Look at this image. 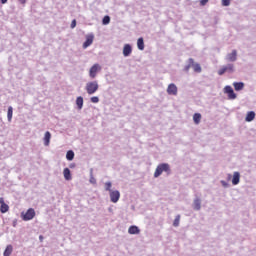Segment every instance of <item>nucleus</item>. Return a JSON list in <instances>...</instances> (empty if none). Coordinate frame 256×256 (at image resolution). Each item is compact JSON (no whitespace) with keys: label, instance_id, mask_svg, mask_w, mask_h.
<instances>
[{"label":"nucleus","instance_id":"13","mask_svg":"<svg viewBox=\"0 0 256 256\" xmlns=\"http://www.w3.org/2000/svg\"><path fill=\"white\" fill-rule=\"evenodd\" d=\"M140 232H141V230H139V227H137V226H130L128 229V233L130 235H139Z\"/></svg>","mask_w":256,"mask_h":256},{"label":"nucleus","instance_id":"20","mask_svg":"<svg viewBox=\"0 0 256 256\" xmlns=\"http://www.w3.org/2000/svg\"><path fill=\"white\" fill-rule=\"evenodd\" d=\"M137 47L140 51H143V49H145V42H144L143 38H139L137 40Z\"/></svg>","mask_w":256,"mask_h":256},{"label":"nucleus","instance_id":"36","mask_svg":"<svg viewBox=\"0 0 256 256\" xmlns=\"http://www.w3.org/2000/svg\"><path fill=\"white\" fill-rule=\"evenodd\" d=\"M2 5H5L7 3V0H1Z\"/></svg>","mask_w":256,"mask_h":256},{"label":"nucleus","instance_id":"22","mask_svg":"<svg viewBox=\"0 0 256 256\" xmlns=\"http://www.w3.org/2000/svg\"><path fill=\"white\" fill-rule=\"evenodd\" d=\"M66 159L68 161H73V159H75V152H73V150H69L66 154Z\"/></svg>","mask_w":256,"mask_h":256},{"label":"nucleus","instance_id":"21","mask_svg":"<svg viewBox=\"0 0 256 256\" xmlns=\"http://www.w3.org/2000/svg\"><path fill=\"white\" fill-rule=\"evenodd\" d=\"M193 121H194L195 125H199L201 123V114L195 113L193 115Z\"/></svg>","mask_w":256,"mask_h":256},{"label":"nucleus","instance_id":"26","mask_svg":"<svg viewBox=\"0 0 256 256\" xmlns=\"http://www.w3.org/2000/svg\"><path fill=\"white\" fill-rule=\"evenodd\" d=\"M194 209H195V211H199V209H201V200L196 199L194 201Z\"/></svg>","mask_w":256,"mask_h":256},{"label":"nucleus","instance_id":"9","mask_svg":"<svg viewBox=\"0 0 256 256\" xmlns=\"http://www.w3.org/2000/svg\"><path fill=\"white\" fill-rule=\"evenodd\" d=\"M95 39V36L93 34L86 36V41L83 43V49H87V47H90V45H93V41Z\"/></svg>","mask_w":256,"mask_h":256},{"label":"nucleus","instance_id":"37","mask_svg":"<svg viewBox=\"0 0 256 256\" xmlns=\"http://www.w3.org/2000/svg\"><path fill=\"white\" fill-rule=\"evenodd\" d=\"M39 240H40L41 242H43V236H42V235L39 236Z\"/></svg>","mask_w":256,"mask_h":256},{"label":"nucleus","instance_id":"4","mask_svg":"<svg viewBox=\"0 0 256 256\" xmlns=\"http://www.w3.org/2000/svg\"><path fill=\"white\" fill-rule=\"evenodd\" d=\"M234 71V66L233 64H227L226 66H222L219 70H218V75H225V73H233Z\"/></svg>","mask_w":256,"mask_h":256},{"label":"nucleus","instance_id":"5","mask_svg":"<svg viewBox=\"0 0 256 256\" xmlns=\"http://www.w3.org/2000/svg\"><path fill=\"white\" fill-rule=\"evenodd\" d=\"M110 201L112 203H117L121 198V193L118 190H110Z\"/></svg>","mask_w":256,"mask_h":256},{"label":"nucleus","instance_id":"8","mask_svg":"<svg viewBox=\"0 0 256 256\" xmlns=\"http://www.w3.org/2000/svg\"><path fill=\"white\" fill-rule=\"evenodd\" d=\"M188 63H190V65H192V68L195 73H201V71H202L201 65L199 63H195V60H193V58L188 59Z\"/></svg>","mask_w":256,"mask_h":256},{"label":"nucleus","instance_id":"7","mask_svg":"<svg viewBox=\"0 0 256 256\" xmlns=\"http://www.w3.org/2000/svg\"><path fill=\"white\" fill-rule=\"evenodd\" d=\"M224 93L228 95V99H237V94H235V91H233V88L231 86H225Z\"/></svg>","mask_w":256,"mask_h":256},{"label":"nucleus","instance_id":"3","mask_svg":"<svg viewBox=\"0 0 256 256\" xmlns=\"http://www.w3.org/2000/svg\"><path fill=\"white\" fill-rule=\"evenodd\" d=\"M21 217L23 221H31L35 218V209L30 208L26 212H22Z\"/></svg>","mask_w":256,"mask_h":256},{"label":"nucleus","instance_id":"24","mask_svg":"<svg viewBox=\"0 0 256 256\" xmlns=\"http://www.w3.org/2000/svg\"><path fill=\"white\" fill-rule=\"evenodd\" d=\"M76 105L78 109H83V97L79 96L76 99Z\"/></svg>","mask_w":256,"mask_h":256},{"label":"nucleus","instance_id":"17","mask_svg":"<svg viewBox=\"0 0 256 256\" xmlns=\"http://www.w3.org/2000/svg\"><path fill=\"white\" fill-rule=\"evenodd\" d=\"M233 86L235 91H242L243 87H245V84L243 82H234Z\"/></svg>","mask_w":256,"mask_h":256},{"label":"nucleus","instance_id":"19","mask_svg":"<svg viewBox=\"0 0 256 256\" xmlns=\"http://www.w3.org/2000/svg\"><path fill=\"white\" fill-rule=\"evenodd\" d=\"M63 175L66 181H71V170H69V168L64 169Z\"/></svg>","mask_w":256,"mask_h":256},{"label":"nucleus","instance_id":"2","mask_svg":"<svg viewBox=\"0 0 256 256\" xmlns=\"http://www.w3.org/2000/svg\"><path fill=\"white\" fill-rule=\"evenodd\" d=\"M85 89L88 95H93L99 91V83L97 81L88 82Z\"/></svg>","mask_w":256,"mask_h":256},{"label":"nucleus","instance_id":"31","mask_svg":"<svg viewBox=\"0 0 256 256\" xmlns=\"http://www.w3.org/2000/svg\"><path fill=\"white\" fill-rule=\"evenodd\" d=\"M90 101H91V103H98L99 102V97L93 96V97L90 98Z\"/></svg>","mask_w":256,"mask_h":256},{"label":"nucleus","instance_id":"10","mask_svg":"<svg viewBox=\"0 0 256 256\" xmlns=\"http://www.w3.org/2000/svg\"><path fill=\"white\" fill-rule=\"evenodd\" d=\"M167 93L168 95H177L178 93L177 85H175L174 83L169 84L167 88Z\"/></svg>","mask_w":256,"mask_h":256},{"label":"nucleus","instance_id":"29","mask_svg":"<svg viewBox=\"0 0 256 256\" xmlns=\"http://www.w3.org/2000/svg\"><path fill=\"white\" fill-rule=\"evenodd\" d=\"M111 186H112L111 182H106L105 183V190L109 191V193H111V191H112Z\"/></svg>","mask_w":256,"mask_h":256},{"label":"nucleus","instance_id":"32","mask_svg":"<svg viewBox=\"0 0 256 256\" xmlns=\"http://www.w3.org/2000/svg\"><path fill=\"white\" fill-rule=\"evenodd\" d=\"M209 3V0H200L201 7H205Z\"/></svg>","mask_w":256,"mask_h":256},{"label":"nucleus","instance_id":"16","mask_svg":"<svg viewBox=\"0 0 256 256\" xmlns=\"http://www.w3.org/2000/svg\"><path fill=\"white\" fill-rule=\"evenodd\" d=\"M228 61H237V50H233L230 54L227 55Z\"/></svg>","mask_w":256,"mask_h":256},{"label":"nucleus","instance_id":"23","mask_svg":"<svg viewBox=\"0 0 256 256\" xmlns=\"http://www.w3.org/2000/svg\"><path fill=\"white\" fill-rule=\"evenodd\" d=\"M11 253H13V246L8 245L3 253L4 256H11Z\"/></svg>","mask_w":256,"mask_h":256},{"label":"nucleus","instance_id":"12","mask_svg":"<svg viewBox=\"0 0 256 256\" xmlns=\"http://www.w3.org/2000/svg\"><path fill=\"white\" fill-rule=\"evenodd\" d=\"M133 53V48H131V45L125 44L123 48V55L124 57H129Z\"/></svg>","mask_w":256,"mask_h":256},{"label":"nucleus","instance_id":"35","mask_svg":"<svg viewBox=\"0 0 256 256\" xmlns=\"http://www.w3.org/2000/svg\"><path fill=\"white\" fill-rule=\"evenodd\" d=\"M20 1V3H22L23 5H25V3H27V0H18Z\"/></svg>","mask_w":256,"mask_h":256},{"label":"nucleus","instance_id":"15","mask_svg":"<svg viewBox=\"0 0 256 256\" xmlns=\"http://www.w3.org/2000/svg\"><path fill=\"white\" fill-rule=\"evenodd\" d=\"M240 179H241V174H239V172H234L233 178H232V184L239 185Z\"/></svg>","mask_w":256,"mask_h":256},{"label":"nucleus","instance_id":"30","mask_svg":"<svg viewBox=\"0 0 256 256\" xmlns=\"http://www.w3.org/2000/svg\"><path fill=\"white\" fill-rule=\"evenodd\" d=\"M223 7H229L231 5V0H222Z\"/></svg>","mask_w":256,"mask_h":256},{"label":"nucleus","instance_id":"27","mask_svg":"<svg viewBox=\"0 0 256 256\" xmlns=\"http://www.w3.org/2000/svg\"><path fill=\"white\" fill-rule=\"evenodd\" d=\"M180 221H181V215H177L176 218L174 219L173 226L179 227Z\"/></svg>","mask_w":256,"mask_h":256},{"label":"nucleus","instance_id":"11","mask_svg":"<svg viewBox=\"0 0 256 256\" xmlns=\"http://www.w3.org/2000/svg\"><path fill=\"white\" fill-rule=\"evenodd\" d=\"M0 212L7 213L9 211V205L5 203V199L3 197L0 198Z\"/></svg>","mask_w":256,"mask_h":256},{"label":"nucleus","instance_id":"28","mask_svg":"<svg viewBox=\"0 0 256 256\" xmlns=\"http://www.w3.org/2000/svg\"><path fill=\"white\" fill-rule=\"evenodd\" d=\"M102 23H103V25H109V23H111V17L104 16Z\"/></svg>","mask_w":256,"mask_h":256},{"label":"nucleus","instance_id":"1","mask_svg":"<svg viewBox=\"0 0 256 256\" xmlns=\"http://www.w3.org/2000/svg\"><path fill=\"white\" fill-rule=\"evenodd\" d=\"M163 171H165V173H171V168H170L169 164L162 163V164L158 165L154 172V177L155 178L160 177L163 174Z\"/></svg>","mask_w":256,"mask_h":256},{"label":"nucleus","instance_id":"25","mask_svg":"<svg viewBox=\"0 0 256 256\" xmlns=\"http://www.w3.org/2000/svg\"><path fill=\"white\" fill-rule=\"evenodd\" d=\"M7 117H8L9 123H11L13 119V107L11 106L8 108Z\"/></svg>","mask_w":256,"mask_h":256},{"label":"nucleus","instance_id":"33","mask_svg":"<svg viewBox=\"0 0 256 256\" xmlns=\"http://www.w3.org/2000/svg\"><path fill=\"white\" fill-rule=\"evenodd\" d=\"M191 67H192V65H191V63H189L188 65H186V66L184 67V71H185L186 73H189V70L191 69Z\"/></svg>","mask_w":256,"mask_h":256},{"label":"nucleus","instance_id":"34","mask_svg":"<svg viewBox=\"0 0 256 256\" xmlns=\"http://www.w3.org/2000/svg\"><path fill=\"white\" fill-rule=\"evenodd\" d=\"M75 27H77V20H72L71 29H75Z\"/></svg>","mask_w":256,"mask_h":256},{"label":"nucleus","instance_id":"6","mask_svg":"<svg viewBox=\"0 0 256 256\" xmlns=\"http://www.w3.org/2000/svg\"><path fill=\"white\" fill-rule=\"evenodd\" d=\"M98 71H101V66L99 64H94L89 71V76L91 79H95V77H97Z\"/></svg>","mask_w":256,"mask_h":256},{"label":"nucleus","instance_id":"14","mask_svg":"<svg viewBox=\"0 0 256 256\" xmlns=\"http://www.w3.org/2000/svg\"><path fill=\"white\" fill-rule=\"evenodd\" d=\"M49 143H51V132L47 131L44 135V145L45 147H49Z\"/></svg>","mask_w":256,"mask_h":256},{"label":"nucleus","instance_id":"18","mask_svg":"<svg viewBox=\"0 0 256 256\" xmlns=\"http://www.w3.org/2000/svg\"><path fill=\"white\" fill-rule=\"evenodd\" d=\"M253 119H255V112H253V111L248 112L246 115L245 121H247L248 123H251V121H253Z\"/></svg>","mask_w":256,"mask_h":256}]
</instances>
